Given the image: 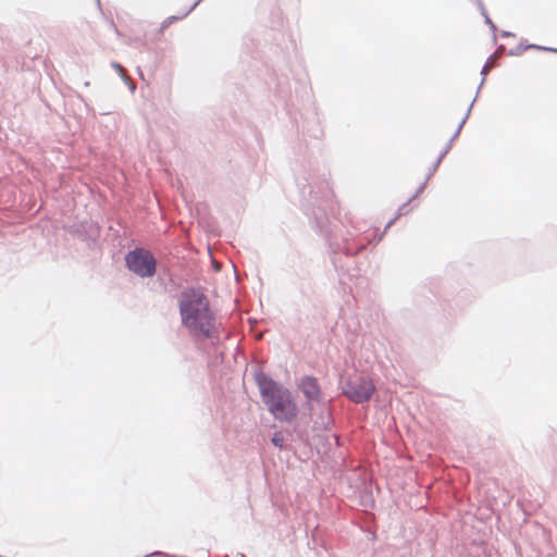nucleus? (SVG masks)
I'll return each instance as SVG.
<instances>
[{
	"label": "nucleus",
	"instance_id": "nucleus-22",
	"mask_svg": "<svg viewBox=\"0 0 557 557\" xmlns=\"http://www.w3.org/2000/svg\"><path fill=\"white\" fill-rule=\"evenodd\" d=\"M319 443L324 447L325 451H329L332 447L329 436L326 435H318L317 436Z\"/></svg>",
	"mask_w": 557,
	"mask_h": 557
},
{
	"label": "nucleus",
	"instance_id": "nucleus-15",
	"mask_svg": "<svg viewBox=\"0 0 557 557\" xmlns=\"http://www.w3.org/2000/svg\"><path fill=\"white\" fill-rule=\"evenodd\" d=\"M531 47L532 46H530L528 44H524L523 40H521L518 46H516L515 48L509 49L507 51V54L510 55V57H519L524 51L531 50Z\"/></svg>",
	"mask_w": 557,
	"mask_h": 557
},
{
	"label": "nucleus",
	"instance_id": "nucleus-29",
	"mask_svg": "<svg viewBox=\"0 0 557 557\" xmlns=\"http://www.w3.org/2000/svg\"><path fill=\"white\" fill-rule=\"evenodd\" d=\"M333 437L335 438L336 442H338V435L336 433L333 434Z\"/></svg>",
	"mask_w": 557,
	"mask_h": 557
},
{
	"label": "nucleus",
	"instance_id": "nucleus-27",
	"mask_svg": "<svg viewBox=\"0 0 557 557\" xmlns=\"http://www.w3.org/2000/svg\"><path fill=\"white\" fill-rule=\"evenodd\" d=\"M369 499L367 500V504L370 505L371 508H373L375 506V500L373 499L372 495L370 494Z\"/></svg>",
	"mask_w": 557,
	"mask_h": 557
},
{
	"label": "nucleus",
	"instance_id": "nucleus-19",
	"mask_svg": "<svg viewBox=\"0 0 557 557\" xmlns=\"http://www.w3.org/2000/svg\"><path fill=\"white\" fill-rule=\"evenodd\" d=\"M413 199L412 198H409L405 203H403L398 210H397V214L396 216L399 218V216H403V215H406L410 212L411 208H410V202L412 201Z\"/></svg>",
	"mask_w": 557,
	"mask_h": 557
},
{
	"label": "nucleus",
	"instance_id": "nucleus-24",
	"mask_svg": "<svg viewBox=\"0 0 557 557\" xmlns=\"http://www.w3.org/2000/svg\"><path fill=\"white\" fill-rule=\"evenodd\" d=\"M474 3L476 4V7H478V9H479V11H480L482 16L488 15V13H487V11L485 9V5H484L482 0L474 1Z\"/></svg>",
	"mask_w": 557,
	"mask_h": 557
},
{
	"label": "nucleus",
	"instance_id": "nucleus-20",
	"mask_svg": "<svg viewBox=\"0 0 557 557\" xmlns=\"http://www.w3.org/2000/svg\"><path fill=\"white\" fill-rule=\"evenodd\" d=\"M483 17H484V23L488 26V28L493 33V40L496 42V30H497L496 25L494 24V22L490 17V15H486V16H483Z\"/></svg>",
	"mask_w": 557,
	"mask_h": 557
},
{
	"label": "nucleus",
	"instance_id": "nucleus-10",
	"mask_svg": "<svg viewBox=\"0 0 557 557\" xmlns=\"http://www.w3.org/2000/svg\"><path fill=\"white\" fill-rule=\"evenodd\" d=\"M65 231L73 237L86 243L89 248H95L99 242L101 227L98 222L85 219L65 226Z\"/></svg>",
	"mask_w": 557,
	"mask_h": 557
},
{
	"label": "nucleus",
	"instance_id": "nucleus-2",
	"mask_svg": "<svg viewBox=\"0 0 557 557\" xmlns=\"http://www.w3.org/2000/svg\"><path fill=\"white\" fill-rule=\"evenodd\" d=\"M295 182L300 210L309 218L312 226L320 232L326 227L329 215L335 214L337 205L334 193L325 178L317 173L310 161L296 170Z\"/></svg>",
	"mask_w": 557,
	"mask_h": 557
},
{
	"label": "nucleus",
	"instance_id": "nucleus-1",
	"mask_svg": "<svg viewBox=\"0 0 557 557\" xmlns=\"http://www.w3.org/2000/svg\"><path fill=\"white\" fill-rule=\"evenodd\" d=\"M284 0H260L257 22L244 36L239 62L244 70L269 76L275 96L287 107L292 100L288 76L278 74L288 66L290 52L296 42L288 33L282 9Z\"/></svg>",
	"mask_w": 557,
	"mask_h": 557
},
{
	"label": "nucleus",
	"instance_id": "nucleus-11",
	"mask_svg": "<svg viewBox=\"0 0 557 557\" xmlns=\"http://www.w3.org/2000/svg\"><path fill=\"white\" fill-rule=\"evenodd\" d=\"M458 137H454V135L449 138V140L447 141V144L444 146L443 150L440 152V154L437 156L436 160L433 162V164L430 166V175H434L435 172L438 170L441 163L443 162L444 158L448 154V152L450 151L451 147H453V143L457 139Z\"/></svg>",
	"mask_w": 557,
	"mask_h": 557
},
{
	"label": "nucleus",
	"instance_id": "nucleus-12",
	"mask_svg": "<svg viewBox=\"0 0 557 557\" xmlns=\"http://www.w3.org/2000/svg\"><path fill=\"white\" fill-rule=\"evenodd\" d=\"M319 418L321 419V422L315 421V425L323 430H329L332 426V418L330 414L329 409L324 408L320 411Z\"/></svg>",
	"mask_w": 557,
	"mask_h": 557
},
{
	"label": "nucleus",
	"instance_id": "nucleus-18",
	"mask_svg": "<svg viewBox=\"0 0 557 557\" xmlns=\"http://www.w3.org/2000/svg\"><path fill=\"white\" fill-rule=\"evenodd\" d=\"M433 175H430V170L428 171V174L425 176V180L419 185V187L417 188L416 193L410 197L412 199L417 198L420 194H422L424 191V189L426 188L428 186V183L430 181V178L432 177Z\"/></svg>",
	"mask_w": 557,
	"mask_h": 557
},
{
	"label": "nucleus",
	"instance_id": "nucleus-31",
	"mask_svg": "<svg viewBox=\"0 0 557 557\" xmlns=\"http://www.w3.org/2000/svg\"><path fill=\"white\" fill-rule=\"evenodd\" d=\"M237 557H246L243 553H238Z\"/></svg>",
	"mask_w": 557,
	"mask_h": 557
},
{
	"label": "nucleus",
	"instance_id": "nucleus-25",
	"mask_svg": "<svg viewBox=\"0 0 557 557\" xmlns=\"http://www.w3.org/2000/svg\"><path fill=\"white\" fill-rule=\"evenodd\" d=\"M203 0H196L185 12L184 15H189Z\"/></svg>",
	"mask_w": 557,
	"mask_h": 557
},
{
	"label": "nucleus",
	"instance_id": "nucleus-28",
	"mask_svg": "<svg viewBox=\"0 0 557 557\" xmlns=\"http://www.w3.org/2000/svg\"><path fill=\"white\" fill-rule=\"evenodd\" d=\"M137 72H138L139 77H140L141 79H145V78H144V74H143V71H141L140 66H137Z\"/></svg>",
	"mask_w": 557,
	"mask_h": 557
},
{
	"label": "nucleus",
	"instance_id": "nucleus-13",
	"mask_svg": "<svg viewBox=\"0 0 557 557\" xmlns=\"http://www.w3.org/2000/svg\"><path fill=\"white\" fill-rule=\"evenodd\" d=\"M478 97H479V96H476V95H475V96H474V98H473V100H472V101H471V103L469 104V107H468V109H467V111H466L465 116L462 117V120L460 121V123L458 124V126H457V128H456V131H455V133H454V137H459V135H460V133H461V131H462L463 125L466 124V122L468 121V119H469V116H470V114H471V110H472V108H473V106H474V102L476 101Z\"/></svg>",
	"mask_w": 557,
	"mask_h": 557
},
{
	"label": "nucleus",
	"instance_id": "nucleus-8",
	"mask_svg": "<svg viewBox=\"0 0 557 557\" xmlns=\"http://www.w3.org/2000/svg\"><path fill=\"white\" fill-rule=\"evenodd\" d=\"M375 392L373 381L366 375L349 377L341 383V393L356 404H363L371 399Z\"/></svg>",
	"mask_w": 557,
	"mask_h": 557
},
{
	"label": "nucleus",
	"instance_id": "nucleus-9",
	"mask_svg": "<svg viewBox=\"0 0 557 557\" xmlns=\"http://www.w3.org/2000/svg\"><path fill=\"white\" fill-rule=\"evenodd\" d=\"M297 388L305 398L302 408L310 414L315 405L324 404V393L318 377L313 374L302 375L297 382Z\"/></svg>",
	"mask_w": 557,
	"mask_h": 557
},
{
	"label": "nucleus",
	"instance_id": "nucleus-6",
	"mask_svg": "<svg viewBox=\"0 0 557 557\" xmlns=\"http://www.w3.org/2000/svg\"><path fill=\"white\" fill-rule=\"evenodd\" d=\"M295 95L304 107H308L307 114H301V132L311 138L321 139L324 135V131L321 125L319 108L314 100L312 88L308 78L296 79Z\"/></svg>",
	"mask_w": 557,
	"mask_h": 557
},
{
	"label": "nucleus",
	"instance_id": "nucleus-21",
	"mask_svg": "<svg viewBox=\"0 0 557 557\" xmlns=\"http://www.w3.org/2000/svg\"><path fill=\"white\" fill-rule=\"evenodd\" d=\"M480 73H481V75H482V79H481V82H480V84H479V86H478V89H476V96H479L480 90H481L482 86L484 85L485 79H486V76H487V74H488L487 63H485V64L483 65V67L481 69V72H480Z\"/></svg>",
	"mask_w": 557,
	"mask_h": 557
},
{
	"label": "nucleus",
	"instance_id": "nucleus-32",
	"mask_svg": "<svg viewBox=\"0 0 557 557\" xmlns=\"http://www.w3.org/2000/svg\"><path fill=\"white\" fill-rule=\"evenodd\" d=\"M97 4H98V7H100V0H97Z\"/></svg>",
	"mask_w": 557,
	"mask_h": 557
},
{
	"label": "nucleus",
	"instance_id": "nucleus-4",
	"mask_svg": "<svg viewBox=\"0 0 557 557\" xmlns=\"http://www.w3.org/2000/svg\"><path fill=\"white\" fill-rule=\"evenodd\" d=\"M251 375L268 412L278 422H294L299 414V407L292 391L260 367L252 368Z\"/></svg>",
	"mask_w": 557,
	"mask_h": 557
},
{
	"label": "nucleus",
	"instance_id": "nucleus-26",
	"mask_svg": "<svg viewBox=\"0 0 557 557\" xmlns=\"http://www.w3.org/2000/svg\"><path fill=\"white\" fill-rule=\"evenodd\" d=\"M500 36L503 38H509V37H515L516 35L512 32H509V30H500Z\"/></svg>",
	"mask_w": 557,
	"mask_h": 557
},
{
	"label": "nucleus",
	"instance_id": "nucleus-16",
	"mask_svg": "<svg viewBox=\"0 0 557 557\" xmlns=\"http://www.w3.org/2000/svg\"><path fill=\"white\" fill-rule=\"evenodd\" d=\"M111 66L116 71L121 79L129 87L131 91L134 92L135 87L128 83L126 76L124 75V67L122 64L116 61H111Z\"/></svg>",
	"mask_w": 557,
	"mask_h": 557
},
{
	"label": "nucleus",
	"instance_id": "nucleus-17",
	"mask_svg": "<svg viewBox=\"0 0 557 557\" xmlns=\"http://www.w3.org/2000/svg\"><path fill=\"white\" fill-rule=\"evenodd\" d=\"M187 15H184L181 14V15H170L168 16L162 23H161V26H160V29L159 32L160 33H163L170 25H172L174 22H177L180 20H183L185 18Z\"/></svg>",
	"mask_w": 557,
	"mask_h": 557
},
{
	"label": "nucleus",
	"instance_id": "nucleus-30",
	"mask_svg": "<svg viewBox=\"0 0 557 557\" xmlns=\"http://www.w3.org/2000/svg\"><path fill=\"white\" fill-rule=\"evenodd\" d=\"M504 48H505V46H504V45H499V46H498V50H503Z\"/></svg>",
	"mask_w": 557,
	"mask_h": 557
},
{
	"label": "nucleus",
	"instance_id": "nucleus-23",
	"mask_svg": "<svg viewBox=\"0 0 557 557\" xmlns=\"http://www.w3.org/2000/svg\"><path fill=\"white\" fill-rule=\"evenodd\" d=\"M531 47V50H540V51H557V48H552V47H546V46H541V45H536V44H529Z\"/></svg>",
	"mask_w": 557,
	"mask_h": 557
},
{
	"label": "nucleus",
	"instance_id": "nucleus-14",
	"mask_svg": "<svg viewBox=\"0 0 557 557\" xmlns=\"http://www.w3.org/2000/svg\"><path fill=\"white\" fill-rule=\"evenodd\" d=\"M270 441L274 447L280 448V449L285 448V436L282 431H275L272 434Z\"/></svg>",
	"mask_w": 557,
	"mask_h": 557
},
{
	"label": "nucleus",
	"instance_id": "nucleus-5",
	"mask_svg": "<svg viewBox=\"0 0 557 557\" xmlns=\"http://www.w3.org/2000/svg\"><path fill=\"white\" fill-rule=\"evenodd\" d=\"M398 218L391 219L383 232L376 230L370 234L357 235L343 238L341 243H330V259L336 271H347L349 264L344 259H349L363 251L369 245H377L384 237L386 231Z\"/></svg>",
	"mask_w": 557,
	"mask_h": 557
},
{
	"label": "nucleus",
	"instance_id": "nucleus-3",
	"mask_svg": "<svg viewBox=\"0 0 557 557\" xmlns=\"http://www.w3.org/2000/svg\"><path fill=\"white\" fill-rule=\"evenodd\" d=\"M177 305L181 324L194 341H209L214 347L222 343L221 324L216 321L209 298L200 288L183 289Z\"/></svg>",
	"mask_w": 557,
	"mask_h": 557
},
{
	"label": "nucleus",
	"instance_id": "nucleus-7",
	"mask_svg": "<svg viewBox=\"0 0 557 557\" xmlns=\"http://www.w3.org/2000/svg\"><path fill=\"white\" fill-rule=\"evenodd\" d=\"M125 268L140 278L153 277L157 273L158 262L149 249L136 246L124 255Z\"/></svg>",
	"mask_w": 557,
	"mask_h": 557
}]
</instances>
